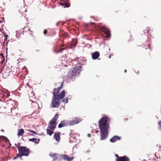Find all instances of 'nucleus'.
<instances>
[{
  "instance_id": "9b49d317",
  "label": "nucleus",
  "mask_w": 161,
  "mask_h": 161,
  "mask_svg": "<svg viewBox=\"0 0 161 161\" xmlns=\"http://www.w3.org/2000/svg\"><path fill=\"white\" fill-rule=\"evenodd\" d=\"M119 158L116 159V161H130L129 158L125 156H121Z\"/></svg>"
},
{
  "instance_id": "2eb2a0df",
  "label": "nucleus",
  "mask_w": 161,
  "mask_h": 161,
  "mask_svg": "<svg viewBox=\"0 0 161 161\" xmlns=\"http://www.w3.org/2000/svg\"><path fill=\"white\" fill-rule=\"evenodd\" d=\"M24 132V130L23 129H18V130L17 135L19 136H22Z\"/></svg>"
},
{
  "instance_id": "393cba45",
  "label": "nucleus",
  "mask_w": 161,
  "mask_h": 161,
  "mask_svg": "<svg viewBox=\"0 0 161 161\" xmlns=\"http://www.w3.org/2000/svg\"><path fill=\"white\" fill-rule=\"evenodd\" d=\"M79 59V58H76L75 59H72L71 61V62L73 63L74 62H75V61H76L77 60H78Z\"/></svg>"
},
{
  "instance_id": "dca6fc26",
  "label": "nucleus",
  "mask_w": 161,
  "mask_h": 161,
  "mask_svg": "<svg viewBox=\"0 0 161 161\" xmlns=\"http://www.w3.org/2000/svg\"><path fill=\"white\" fill-rule=\"evenodd\" d=\"M40 139H37L35 138H33L29 139V141L31 142H34L36 144H38L40 141Z\"/></svg>"
},
{
  "instance_id": "aec40b11",
  "label": "nucleus",
  "mask_w": 161,
  "mask_h": 161,
  "mask_svg": "<svg viewBox=\"0 0 161 161\" xmlns=\"http://www.w3.org/2000/svg\"><path fill=\"white\" fill-rule=\"evenodd\" d=\"M77 42V41L76 40L73 39L71 45L73 47H75L76 46Z\"/></svg>"
},
{
  "instance_id": "f3484780",
  "label": "nucleus",
  "mask_w": 161,
  "mask_h": 161,
  "mask_svg": "<svg viewBox=\"0 0 161 161\" xmlns=\"http://www.w3.org/2000/svg\"><path fill=\"white\" fill-rule=\"evenodd\" d=\"M54 130H52L50 128H49L47 127L46 130L47 132V134L49 135V136H51L52 134L53 133V131Z\"/></svg>"
},
{
  "instance_id": "f704fd0d",
  "label": "nucleus",
  "mask_w": 161,
  "mask_h": 161,
  "mask_svg": "<svg viewBox=\"0 0 161 161\" xmlns=\"http://www.w3.org/2000/svg\"><path fill=\"white\" fill-rule=\"evenodd\" d=\"M1 131L3 132H4V130H3V129L1 130Z\"/></svg>"
},
{
  "instance_id": "c756f323",
  "label": "nucleus",
  "mask_w": 161,
  "mask_h": 161,
  "mask_svg": "<svg viewBox=\"0 0 161 161\" xmlns=\"http://www.w3.org/2000/svg\"><path fill=\"white\" fill-rule=\"evenodd\" d=\"M28 31L31 32H32L31 33V35H32V33H33V31H31L30 29H28Z\"/></svg>"
},
{
  "instance_id": "0eeeda50",
  "label": "nucleus",
  "mask_w": 161,
  "mask_h": 161,
  "mask_svg": "<svg viewBox=\"0 0 161 161\" xmlns=\"http://www.w3.org/2000/svg\"><path fill=\"white\" fill-rule=\"evenodd\" d=\"M82 119L79 117H76L70 121H68V125H71L76 124L82 120Z\"/></svg>"
},
{
  "instance_id": "6e6552de",
  "label": "nucleus",
  "mask_w": 161,
  "mask_h": 161,
  "mask_svg": "<svg viewBox=\"0 0 161 161\" xmlns=\"http://www.w3.org/2000/svg\"><path fill=\"white\" fill-rule=\"evenodd\" d=\"M55 119H53L50 122V124L48 127L52 130H54L56 128L57 123L55 121Z\"/></svg>"
},
{
  "instance_id": "9d476101",
  "label": "nucleus",
  "mask_w": 161,
  "mask_h": 161,
  "mask_svg": "<svg viewBox=\"0 0 161 161\" xmlns=\"http://www.w3.org/2000/svg\"><path fill=\"white\" fill-rule=\"evenodd\" d=\"M100 55V53L98 52H94L92 54V59L94 60L97 59L99 57Z\"/></svg>"
},
{
  "instance_id": "7c9ffc66",
  "label": "nucleus",
  "mask_w": 161,
  "mask_h": 161,
  "mask_svg": "<svg viewBox=\"0 0 161 161\" xmlns=\"http://www.w3.org/2000/svg\"><path fill=\"white\" fill-rule=\"evenodd\" d=\"M25 28H26L25 27H24V28H23V33H24V32H25Z\"/></svg>"
},
{
  "instance_id": "473e14b6",
  "label": "nucleus",
  "mask_w": 161,
  "mask_h": 161,
  "mask_svg": "<svg viewBox=\"0 0 161 161\" xmlns=\"http://www.w3.org/2000/svg\"><path fill=\"white\" fill-rule=\"evenodd\" d=\"M87 135H88V136L89 137H90L91 136V135L90 134H88Z\"/></svg>"
},
{
  "instance_id": "f03ea898",
  "label": "nucleus",
  "mask_w": 161,
  "mask_h": 161,
  "mask_svg": "<svg viewBox=\"0 0 161 161\" xmlns=\"http://www.w3.org/2000/svg\"><path fill=\"white\" fill-rule=\"evenodd\" d=\"M78 63L75 64V66L73 69H72L68 73L67 77L69 79H72L74 76H75L77 74H79L82 68L81 64L79 63L78 61Z\"/></svg>"
},
{
  "instance_id": "c85d7f7f",
  "label": "nucleus",
  "mask_w": 161,
  "mask_h": 161,
  "mask_svg": "<svg viewBox=\"0 0 161 161\" xmlns=\"http://www.w3.org/2000/svg\"><path fill=\"white\" fill-rule=\"evenodd\" d=\"M47 32V31L46 30H44L43 33L45 35H46Z\"/></svg>"
},
{
  "instance_id": "72a5a7b5",
  "label": "nucleus",
  "mask_w": 161,
  "mask_h": 161,
  "mask_svg": "<svg viewBox=\"0 0 161 161\" xmlns=\"http://www.w3.org/2000/svg\"><path fill=\"white\" fill-rule=\"evenodd\" d=\"M124 72L125 73H126L127 72V70L126 69H125V70H124Z\"/></svg>"
},
{
  "instance_id": "7ed1b4c3",
  "label": "nucleus",
  "mask_w": 161,
  "mask_h": 161,
  "mask_svg": "<svg viewBox=\"0 0 161 161\" xmlns=\"http://www.w3.org/2000/svg\"><path fill=\"white\" fill-rule=\"evenodd\" d=\"M19 153L17 154L16 157L14 158V159H16L18 157H20L23 156H27L30 153V150L25 147L21 146L20 145L17 146Z\"/></svg>"
},
{
  "instance_id": "bb28decb",
  "label": "nucleus",
  "mask_w": 161,
  "mask_h": 161,
  "mask_svg": "<svg viewBox=\"0 0 161 161\" xmlns=\"http://www.w3.org/2000/svg\"><path fill=\"white\" fill-rule=\"evenodd\" d=\"M115 156L117 158L116 159H118L120 158L119 157H120L117 154H115Z\"/></svg>"
},
{
  "instance_id": "412c9836",
  "label": "nucleus",
  "mask_w": 161,
  "mask_h": 161,
  "mask_svg": "<svg viewBox=\"0 0 161 161\" xmlns=\"http://www.w3.org/2000/svg\"><path fill=\"white\" fill-rule=\"evenodd\" d=\"M27 131H29L30 132H31L32 133V134H30V135L31 136H33V134H35V135H36L37 134V133L33 131V130H27Z\"/></svg>"
},
{
  "instance_id": "20e7f679",
  "label": "nucleus",
  "mask_w": 161,
  "mask_h": 161,
  "mask_svg": "<svg viewBox=\"0 0 161 161\" xmlns=\"http://www.w3.org/2000/svg\"><path fill=\"white\" fill-rule=\"evenodd\" d=\"M63 85V84L62 83L60 86L54 89L53 92V97H58L60 100H62L64 98L65 95V91L63 90L59 94L60 90L62 88Z\"/></svg>"
},
{
  "instance_id": "f257e3e1",
  "label": "nucleus",
  "mask_w": 161,
  "mask_h": 161,
  "mask_svg": "<svg viewBox=\"0 0 161 161\" xmlns=\"http://www.w3.org/2000/svg\"><path fill=\"white\" fill-rule=\"evenodd\" d=\"M110 119L107 116L102 117L98 122L99 127L101 132L100 140L105 139L108 135Z\"/></svg>"
},
{
  "instance_id": "ddd939ff",
  "label": "nucleus",
  "mask_w": 161,
  "mask_h": 161,
  "mask_svg": "<svg viewBox=\"0 0 161 161\" xmlns=\"http://www.w3.org/2000/svg\"><path fill=\"white\" fill-rule=\"evenodd\" d=\"M61 133L60 132H58L57 133H55L54 135V137L55 138V140L58 142L60 141V136Z\"/></svg>"
},
{
  "instance_id": "2f4dec72",
  "label": "nucleus",
  "mask_w": 161,
  "mask_h": 161,
  "mask_svg": "<svg viewBox=\"0 0 161 161\" xmlns=\"http://www.w3.org/2000/svg\"><path fill=\"white\" fill-rule=\"evenodd\" d=\"M0 55H1V56H2L3 58H4V56H3V53H1Z\"/></svg>"
},
{
  "instance_id": "6ab92c4d",
  "label": "nucleus",
  "mask_w": 161,
  "mask_h": 161,
  "mask_svg": "<svg viewBox=\"0 0 161 161\" xmlns=\"http://www.w3.org/2000/svg\"><path fill=\"white\" fill-rule=\"evenodd\" d=\"M66 48H67V47L60 48V49H59V50H58L57 51L56 50H55L54 49V52L55 53H61L64 50L66 49Z\"/></svg>"
},
{
  "instance_id": "c9c22d12",
  "label": "nucleus",
  "mask_w": 161,
  "mask_h": 161,
  "mask_svg": "<svg viewBox=\"0 0 161 161\" xmlns=\"http://www.w3.org/2000/svg\"><path fill=\"white\" fill-rule=\"evenodd\" d=\"M64 46V44H62V45H61V46L62 47H63V46Z\"/></svg>"
},
{
  "instance_id": "b1692460",
  "label": "nucleus",
  "mask_w": 161,
  "mask_h": 161,
  "mask_svg": "<svg viewBox=\"0 0 161 161\" xmlns=\"http://www.w3.org/2000/svg\"><path fill=\"white\" fill-rule=\"evenodd\" d=\"M149 29L148 27H147L146 28V30H144V31L145 33H147L149 31Z\"/></svg>"
},
{
  "instance_id": "cd10ccee",
  "label": "nucleus",
  "mask_w": 161,
  "mask_h": 161,
  "mask_svg": "<svg viewBox=\"0 0 161 161\" xmlns=\"http://www.w3.org/2000/svg\"><path fill=\"white\" fill-rule=\"evenodd\" d=\"M158 124L159 125L160 127V128H161V120L159 121L158 123Z\"/></svg>"
},
{
  "instance_id": "4468645a",
  "label": "nucleus",
  "mask_w": 161,
  "mask_h": 161,
  "mask_svg": "<svg viewBox=\"0 0 161 161\" xmlns=\"http://www.w3.org/2000/svg\"><path fill=\"white\" fill-rule=\"evenodd\" d=\"M68 124V121L67 122L66 121H62L58 125V127L59 128H61L62 127L66 126Z\"/></svg>"
},
{
  "instance_id": "f8f14e48",
  "label": "nucleus",
  "mask_w": 161,
  "mask_h": 161,
  "mask_svg": "<svg viewBox=\"0 0 161 161\" xmlns=\"http://www.w3.org/2000/svg\"><path fill=\"white\" fill-rule=\"evenodd\" d=\"M121 138L118 136H114L110 139V141L111 142H114L116 141L119 140Z\"/></svg>"
},
{
  "instance_id": "a878e982",
  "label": "nucleus",
  "mask_w": 161,
  "mask_h": 161,
  "mask_svg": "<svg viewBox=\"0 0 161 161\" xmlns=\"http://www.w3.org/2000/svg\"><path fill=\"white\" fill-rule=\"evenodd\" d=\"M57 155V154L56 153H53L51 154L50 156L52 157H55Z\"/></svg>"
},
{
  "instance_id": "423d86ee",
  "label": "nucleus",
  "mask_w": 161,
  "mask_h": 161,
  "mask_svg": "<svg viewBox=\"0 0 161 161\" xmlns=\"http://www.w3.org/2000/svg\"><path fill=\"white\" fill-rule=\"evenodd\" d=\"M99 28L100 30L104 32L107 35V37H109L111 35L110 31L108 29L106 28L105 26H101L98 25Z\"/></svg>"
},
{
  "instance_id": "e433bc0d",
  "label": "nucleus",
  "mask_w": 161,
  "mask_h": 161,
  "mask_svg": "<svg viewBox=\"0 0 161 161\" xmlns=\"http://www.w3.org/2000/svg\"><path fill=\"white\" fill-rule=\"evenodd\" d=\"M111 55H110L109 56V58H111Z\"/></svg>"
},
{
  "instance_id": "a211bd4d",
  "label": "nucleus",
  "mask_w": 161,
  "mask_h": 161,
  "mask_svg": "<svg viewBox=\"0 0 161 161\" xmlns=\"http://www.w3.org/2000/svg\"><path fill=\"white\" fill-rule=\"evenodd\" d=\"M60 4L64 8L66 7H69L70 6V4H69L67 2H66L65 1H64L62 3H61Z\"/></svg>"
},
{
  "instance_id": "4c0bfd02",
  "label": "nucleus",
  "mask_w": 161,
  "mask_h": 161,
  "mask_svg": "<svg viewBox=\"0 0 161 161\" xmlns=\"http://www.w3.org/2000/svg\"><path fill=\"white\" fill-rule=\"evenodd\" d=\"M159 148H161V146H160V147H159Z\"/></svg>"
},
{
  "instance_id": "58836bf2",
  "label": "nucleus",
  "mask_w": 161,
  "mask_h": 161,
  "mask_svg": "<svg viewBox=\"0 0 161 161\" xmlns=\"http://www.w3.org/2000/svg\"><path fill=\"white\" fill-rule=\"evenodd\" d=\"M1 63H3V61H2Z\"/></svg>"
},
{
  "instance_id": "4be33fe9",
  "label": "nucleus",
  "mask_w": 161,
  "mask_h": 161,
  "mask_svg": "<svg viewBox=\"0 0 161 161\" xmlns=\"http://www.w3.org/2000/svg\"><path fill=\"white\" fill-rule=\"evenodd\" d=\"M62 102L64 103H67L68 102V98L67 97L65 98L64 99H63Z\"/></svg>"
},
{
  "instance_id": "5701e85b",
  "label": "nucleus",
  "mask_w": 161,
  "mask_h": 161,
  "mask_svg": "<svg viewBox=\"0 0 161 161\" xmlns=\"http://www.w3.org/2000/svg\"><path fill=\"white\" fill-rule=\"evenodd\" d=\"M58 115L57 114H56L54 117L53 119H55V121L56 122L57 120V119H58Z\"/></svg>"
},
{
  "instance_id": "39448f33",
  "label": "nucleus",
  "mask_w": 161,
  "mask_h": 161,
  "mask_svg": "<svg viewBox=\"0 0 161 161\" xmlns=\"http://www.w3.org/2000/svg\"><path fill=\"white\" fill-rule=\"evenodd\" d=\"M59 98L58 97H53L51 102V106L53 108H58L59 106Z\"/></svg>"
},
{
  "instance_id": "1a4fd4ad",
  "label": "nucleus",
  "mask_w": 161,
  "mask_h": 161,
  "mask_svg": "<svg viewBox=\"0 0 161 161\" xmlns=\"http://www.w3.org/2000/svg\"><path fill=\"white\" fill-rule=\"evenodd\" d=\"M60 156L64 160L67 161H71L74 159L73 157L70 158L68 155H66L63 154Z\"/></svg>"
}]
</instances>
